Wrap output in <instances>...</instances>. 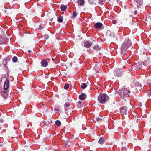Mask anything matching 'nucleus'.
I'll list each match as a JSON object with an SVG mask.
<instances>
[{
    "label": "nucleus",
    "instance_id": "7",
    "mask_svg": "<svg viewBox=\"0 0 151 151\" xmlns=\"http://www.w3.org/2000/svg\"><path fill=\"white\" fill-rule=\"evenodd\" d=\"M40 64H41V67H45L47 66L48 63L47 61L45 59H44L41 60Z\"/></svg>",
    "mask_w": 151,
    "mask_h": 151
},
{
    "label": "nucleus",
    "instance_id": "11",
    "mask_svg": "<svg viewBox=\"0 0 151 151\" xmlns=\"http://www.w3.org/2000/svg\"><path fill=\"white\" fill-rule=\"evenodd\" d=\"M102 24L100 22H97L95 24V28H101L102 26Z\"/></svg>",
    "mask_w": 151,
    "mask_h": 151
},
{
    "label": "nucleus",
    "instance_id": "15",
    "mask_svg": "<svg viewBox=\"0 0 151 151\" xmlns=\"http://www.w3.org/2000/svg\"><path fill=\"white\" fill-rule=\"evenodd\" d=\"M57 20L59 22H62L63 21V17L61 16L58 17L57 18Z\"/></svg>",
    "mask_w": 151,
    "mask_h": 151
},
{
    "label": "nucleus",
    "instance_id": "34",
    "mask_svg": "<svg viewBox=\"0 0 151 151\" xmlns=\"http://www.w3.org/2000/svg\"><path fill=\"white\" fill-rule=\"evenodd\" d=\"M42 28L43 27L40 25L39 27V29L40 30H41Z\"/></svg>",
    "mask_w": 151,
    "mask_h": 151
},
{
    "label": "nucleus",
    "instance_id": "20",
    "mask_svg": "<svg viewBox=\"0 0 151 151\" xmlns=\"http://www.w3.org/2000/svg\"><path fill=\"white\" fill-rule=\"evenodd\" d=\"M44 39L47 40L49 38V36L48 35L45 34L43 36Z\"/></svg>",
    "mask_w": 151,
    "mask_h": 151
},
{
    "label": "nucleus",
    "instance_id": "8",
    "mask_svg": "<svg viewBox=\"0 0 151 151\" xmlns=\"http://www.w3.org/2000/svg\"><path fill=\"white\" fill-rule=\"evenodd\" d=\"M84 46L87 48H89L92 45V42H91L89 41H86L84 44Z\"/></svg>",
    "mask_w": 151,
    "mask_h": 151
},
{
    "label": "nucleus",
    "instance_id": "17",
    "mask_svg": "<svg viewBox=\"0 0 151 151\" xmlns=\"http://www.w3.org/2000/svg\"><path fill=\"white\" fill-rule=\"evenodd\" d=\"M87 86V84L85 83H83L81 84V88L82 89H84Z\"/></svg>",
    "mask_w": 151,
    "mask_h": 151
},
{
    "label": "nucleus",
    "instance_id": "25",
    "mask_svg": "<svg viewBox=\"0 0 151 151\" xmlns=\"http://www.w3.org/2000/svg\"><path fill=\"white\" fill-rule=\"evenodd\" d=\"M111 35V32L109 30H108L106 32V35L107 36H109Z\"/></svg>",
    "mask_w": 151,
    "mask_h": 151
},
{
    "label": "nucleus",
    "instance_id": "9",
    "mask_svg": "<svg viewBox=\"0 0 151 151\" xmlns=\"http://www.w3.org/2000/svg\"><path fill=\"white\" fill-rule=\"evenodd\" d=\"M86 95L84 93H82L80 94L79 96V99L81 100H84L86 98Z\"/></svg>",
    "mask_w": 151,
    "mask_h": 151
},
{
    "label": "nucleus",
    "instance_id": "22",
    "mask_svg": "<svg viewBox=\"0 0 151 151\" xmlns=\"http://www.w3.org/2000/svg\"><path fill=\"white\" fill-rule=\"evenodd\" d=\"M149 63V61H145L143 62V65L145 66H147V63Z\"/></svg>",
    "mask_w": 151,
    "mask_h": 151
},
{
    "label": "nucleus",
    "instance_id": "27",
    "mask_svg": "<svg viewBox=\"0 0 151 151\" xmlns=\"http://www.w3.org/2000/svg\"><path fill=\"white\" fill-rule=\"evenodd\" d=\"M5 40L4 39H2L1 41H0V44L2 45L4 43Z\"/></svg>",
    "mask_w": 151,
    "mask_h": 151
},
{
    "label": "nucleus",
    "instance_id": "35",
    "mask_svg": "<svg viewBox=\"0 0 151 151\" xmlns=\"http://www.w3.org/2000/svg\"><path fill=\"white\" fill-rule=\"evenodd\" d=\"M112 23L114 24H115L116 23V21L115 20H113L112 21Z\"/></svg>",
    "mask_w": 151,
    "mask_h": 151
},
{
    "label": "nucleus",
    "instance_id": "42",
    "mask_svg": "<svg viewBox=\"0 0 151 151\" xmlns=\"http://www.w3.org/2000/svg\"><path fill=\"white\" fill-rule=\"evenodd\" d=\"M126 68V67H125V66H124V67H123V68Z\"/></svg>",
    "mask_w": 151,
    "mask_h": 151
},
{
    "label": "nucleus",
    "instance_id": "16",
    "mask_svg": "<svg viewBox=\"0 0 151 151\" xmlns=\"http://www.w3.org/2000/svg\"><path fill=\"white\" fill-rule=\"evenodd\" d=\"M139 5H141L143 3V0H134Z\"/></svg>",
    "mask_w": 151,
    "mask_h": 151
},
{
    "label": "nucleus",
    "instance_id": "1",
    "mask_svg": "<svg viewBox=\"0 0 151 151\" xmlns=\"http://www.w3.org/2000/svg\"><path fill=\"white\" fill-rule=\"evenodd\" d=\"M132 43L129 38H126L121 47V53L122 54H126L127 48L131 46Z\"/></svg>",
    "mask_w": 151,
    "mask_h": 151
},
{
    "label": "nucleus",
    "instance_id": "28",
    "mask_svg": "<svg viewBox=\"0 0 151 151\" xmlns=\"http://www.w3.org/2000/svg\"><path fill=\"white\" fill-rule=\"evenodd\" d=\"M148 92L149 97H150L151 96V88L148 90Z\"/></svg>",
    "mask_w": 151,
    "mask_h": 151
},
{
    "label": "nucleus",
    "instance_id": "41",
    "mask_svg": "<svg viewBox=\"0 0 151 151\" xmlns=\"http://www.w3.org/2000/svg\"><path fill=\"white\" fill-rule=\"evenodd\" d=\"M78 102H79V103H81V102L80 101H79Z\"/></svg>",
    "mask_w": 151,
    "mask_h": 151
},
{
    "label": "nucleus",
    "instance_id": "31",
    "mask_svg": "<svg viewBox=\"0 0 151 151\" xmlns=\"http://www.w3.org/2000/svg\"><path fill=\"white\" fill-rule=\"evenodd\" d=\"M96 120L97 122H100L101 121V119L99 118H96Z\"/></svg>",
    "mask_w": 151,
    "mask_h": 151
},
{
    "label": "nucleus",
    "instance_id": "19",
    "mask_svg": "<svg viewBox=\"0 0 151 151\" xmlns=\"http://www.w3.org/2000/svg\"><path fill=\"white\" fill-rule=\"evenodd\" d=\"M18 60V59L17 58L16 56H14V57L12 59V60L13 62L14 63H15L17 62Z\"/></svg>",
    "mask_w": 151,
    "mask_h": 151
},
{
    "label": "nucleus",
    "instance_id": "29",
    "mask_svg": "<svg viewBox=\"0 0 151 151\" xmlns=\"http://www.w3.org/2000/svg\"><path fill=\"white\" fill-rule=\"evenodd\" d=\"M88 1L91 4H93L94 3V1H93V0H88Z\"/></svg>",
    "mask_w": 151,
    "mask_h": 151
},
{
    "label": "nucleus",
    "instance_id": "26",
    "mask_svg": "<svg viewBox=\"0 0 151 151\" xmlns=\"http://www.w3.org/2000/svg\"><path fill=\"white\" fill-rule=\"evenodd\" d=\"M77 16V13L75 11L73 12V17H76Z\"/></svg>",
    "mask_w": 151,
    "mask_h": 151
},
{
    "label": "nucleus",
    "instance_id": "32",
    "mask_svg": "<svg viewBox=\"0 0 151 151\" xmlns=\"http://www.w3.org/2000/svg\"><path fill=\"white\" fill-rule=\"evenodd\" d=\"M135 86L136 85H137V86H140V84L139 83V82H136V83H135Z\"/></svg>",
    "mask_w": 151,
    "mask_h": 151
},
{
    "label": "nucleus",
    "instance_id": "39",
    "mask_svg": "<svg viewBox=\"0 0 151 151\" xmlns=\"http://www.w3.org/2000/svg\"><path fill=\"white\" fill-rule=\"evenodd\" d=\"M128 103H129V105H130V102L128 100Z\"/></svg>",
    "mask_w": 151,
    "mask_h": 151
},
{
    "label": "nucleus",
    "instance_id": "23",
    "mask_svg": "<svg viewBox=\"0 0 151 151\" xmlns=\"http://www.w3.org/2000/svg\"><path fill=\"white\" fill-rule=\"evenodd\" d=\"M7 88H4V91H3V93L5 94L7 93ZM0 90L2 92V91L1 90V89Z\"/></svg>",
    "mask_w": 151,
    "mask_h": 151
},
{
    "label": "nucleus",
    "instance_id": "40",
    "mask_svg": "<svg viewBox=\"0 0 151 151\" xmlns=\"http://www.w3.org/2000/svg\"><path fill=\"white\" fill-rule=\"evenodd\" d=\"M52 61H54V59H53L52 58Z\"/></svg>",
    "mask_w": 151,
    "mask_h": 151
},
{
    "label": "nucleus",
    "instance_id": "2",
    "mask_svg": "<svg viewBox=\"0 0 151 151\" xmlns=\"http://www.w3.org/2000/svg\"><path fill=\"white\" fill-rule=\"evenodd\" d=\"M108 99V96L106 93L99 95L98 98L99 102L101 104L104 103Z\"/></svg>",
    "mask_w": 151,
    "mask_h": 151
},
{
    "label": "nucleus",
    "instance_id": "3",
    "mask_svg": "<svg viewBox=\"0 0 151 151\" xmlns=\"http://www.w3.org/2000/svg\"><path fill=\"white\" fill-rule=\"evenodd\" d=\"M124 71L120 68H117L114 71V74L116 77H121L123 75Z\"/></svg>",
    "mask_w": 151,
    "mask_h": 151
},
{
    "label": "nucleus",
    "instance_id": "18",
    "mask_svg": "<svg viewBox=\"0 0 151 151\" xmlns=\"http://www.w3.org/2000/svg\"><path fill=\"white\" fill-rule=\"evenodd\" d=\"M55 124L56 125H57L58 126H60L61 124V122L59 120H57L55 122Z\"/></svg>",
    "mask_w": 151,
    "mask_h": 151
},
{
    "label": "nucleus",
    "instance_id": "12",
    "mask_svg": "<svg viewBox=\"0 0 151 151\" xmlns=\"http://www.w3.org/2000/svg\"><path fill=\"white\" fill-rule=\"evenodd\" d=\"M9 81L8 79H6L4 82V88H8L9 87Z\"/></svg>",
    "mask_w": 151,
    "mask_h": 151
},
{
    "label": "nucleus",
    "instance_id": "33",
    "mask_svg": "<svg viewBox=\"0 0 151 151\" xmlns=\"http://www.w3.org/2000/svg\"><path fill=\"white\" fill-rule=\"evenodd\" d=\"M142 106V104L141 102H139L138 104V106H139L141 107Z\"/></svg>",
    "mask_w": 151,
    "mask_h": 151
},
{
    "label": "nucleus",
    "instance_id": "4",
    "mask_svg": "<svg viewBox=\"0 0 151 151\" xmlns=\"http://www.w3.org/2000/svg\"><path fill=\"white\" fill-rule=\"evenodd\" d=\"M130 91L125 88H122L121 91V96L124 98L125 97H128L129 96Z\"/></svg>",
    "mask_w": 151,
    "mask_h": 151
},
{
    "label": "nucleus",
    "instance_id": "10",
    "mask_svg": "<svg viewBox=\"0 0 151 151\" xmlns=\"http://www.w3.org/2000/svg\"><path fill=\"white\" fill-rule=\"evenodd\" d=\"M68 5L62 4L60 6V9L62 11L65 12L68 7Z\"/></svg>",
    "mask_w": 151,
    "mask_h": 151
},
{
    "label": "nucleus",
    "instance_id": "6",
    "mask_svg": "<svg viewBox=\"0 0 151 151\" xmlns=\"http://www.w3.org/2000/svg\"><path fill=\"white\" fill-rule=\"evenodd\" d=\"M92 47H93V49L96 50H100V47L98 45L96 41L93 40L92 42Z\"/></svg>",
    "mask_w": 151,
    "mask_h": 151
},
{
    "label": "nucleus",
    "instance_id": "37",
    "mask_svg": "<svg viewBox=\"0 0 151 151\" xmlns=\"http://www.w3.org/2000/svg\"><path fill=\"white\" fill-rule=\"evenodd\" d=\"M137 11L135 10L134 12V13L135 14H135H137Z\"/></svg>",
    "mask_w": 151,
    "mask_h": 151
},
{
    "label": "nucleus",
    "instance_id": "36",
    "mask_svg": "<svg viewBox=\"0 0 151 151\" xmlns=\"http://www.w3.org/2000/svg\"><path fill=\"white\" fill-rule=\"evenodd\" d=\"M132 68L131 67H130V68L128 70H129V72H130L132 70Z\"/></svg>",
    "mask_w": 151,
    "mask_h": 151
},
{
    "label": "nucleus",
    "instance_id": "30",
    "mask_svg": "<svg viewBox=\"0 0 151 151\" xmlns=\"http://www.w3.org/2000/svg\"><path fill=\"white\" fill-rule=\"evenodd\" d=\"M69 106H70L69 104L68 103H66L65 104V107H68Z\"/></svg>",
    "mask_w": 151,
    "mask_h": 151
},
{
    "label": "nucleus",
    "instance_id": "24",
    "mask_svg": "<svg viewBox=\"0 0 151 151\" xmlns=\"http://www.w3.org/2000/svg\"><path fill=\"white\" fill-rule=\"evenodd\" d=\"M1 94L2 96L4 98H6L7 97V96L6 94H4L3 93V91H2V92L1 93Z\"/></svg>",
    "mask_w": 151,
    "mask_h": 151
},
{
    "label": "nucleus",
    "instance_id": "38",
    "mask_svg": "<svg viewBox=\"0 0 151 151\" xmlns=\"http://www.w3.org/2000/svg\"><path fill=\"white\" fill-rule=\"evenodd\" d=\"M28 52L29 53H30L31 52V51L30 50H28Z\"/></svg>",
    "mask_w": 151,
    "mask_h": 151
},
{
    "label": "nucleus",
    "instance_id": "21",
    "mask_svg": "<svg viewBox=\"0 0 151 151\" xmlns=\"http://www.w3.org/2000/svg\"><path fill=\"white\" fill-rule=\"evenodd\" d=\"M69 86L68 84H66L64 86V88L66 90H67L69 88Z\"/></svg>",
    "mask_w": 151,
    "mask_h": 151
},
{
    "label": "nucleus",
    "instance_id": "13",
    "mask_svg": "<svg viewBox=\"0 0 151 151\" xmlns=\"http://www.w3.org/2000/svg\"><path fill=\"white\" fill-rule=\"evenodd\" d=\"M104 139L103 137H101L99 140L98 142L100 144H103L104 142Z\"/></svg>",
    "mask_w": 151,
    "mask_h": 151
},
{
    "label": "nucleus",
    "instance_id": "5",
    "mask_svg": "<svg viewBox=\"0 0 151 151\" xmlns=\"http://www.w3.org/2000/svg\"><path fill=\"white\" fill-rule=\"evenodd\" d=\"M127 109L126 106H124L121 107L120 109V113L123 115L127 114Z\"/></svg>",
    "mask_w": 151,
    "mask_h": 151
},
{
    "label": "nucleus",
    "instance_id": "14",
    "mask_svg": "<svg viewBox=\"0 0 151 151\" xmlns=\"http://www.w3.org/2000/svg\"><path fill=\"white\" fill-rule=\"evenodd\" d=\"M78 2L81 6H83L85 3L84 0H78Z\"/></svg>",
    "mask_w": 151,
    "mask_h": 151
}]
</instances>
